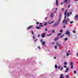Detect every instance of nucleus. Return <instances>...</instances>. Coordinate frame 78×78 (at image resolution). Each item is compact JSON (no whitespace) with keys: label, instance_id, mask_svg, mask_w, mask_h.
Listing matches in <instances>:
<instances>
[{"label":"nucleus","instance_id":"54","mask_svg":"<svg viewBox=\"0 0 78 78\" xmlns=\"http://www.w3.org/2000/svg\"><path fill=\"white\" fill-rule=\"evenodd\" d=\"M42 23H40V25H42Z\"/></svg>","mask_w":78,"mask_h":78},{"label":"nucleus","instance_id":"8","mask_svg":"<svg viewBox=\"0 0 78 78\" xmlns=\"http://www.w3.org/2000/svg\"><path fill=\"white\" fill-rule=\"evenodd\" d=\"M74 18L76 20H78V15H76L74 16Z\"/></svg>","mask_w":78,"mask_h":78},{"label":"nucleus","instance_id":"6","mask_svg":"<svg viewBox=\"0 0 78 78\" xmlns=\"http://www.w3.org/2000/svg\"><path fill=\"white\" fill-rule=\"evenodd\" d=\"M46 34L45 33H42L41 35V36L42 38H44L45 37Z\"/></svg>","mask_w":78,"mask_h":78},{"label":"nucleus","instance_id":"20","mask_svg":"<svg viewBox=\"0 0 78 78\" xmlns=\"http://www.w3.org/2000/svg\"><path fill=\"white\" fill-rule=\"evenodd\" d=\"M69 75H67L66 76V78H69Z\"/></svg>","mask_w":78,"mask_h":78},{"label":"nucleus","instance_id":"60","mask_svg":"<svg viewBox=\"0 0 78 78\" xmlns=\"http://www.w3.org/2000/svg\"><path fill=\"white\" fill-rule=\"evenodd\" d=\"M68 52L70 53V51L69 50L68 51Z\"/></svg>","mask_w":78,"mask_h":78},{"label":"nucleus","instance_id":"22","mask_svg":"<svg viewBox=\"0 0 78 78\" xmlns=\"http://www.w3.org/2000/svg\"><path fill=\"white\" fill-rule=\"evenodd\" d=\"M60 78H62V76H64V75H63V74H61L60 75Z\"/></svg>","mask_w":78,"mask_h":78},{"label":"nucleus","instance_id":"52","mask_svg":"<svg viewBox=\"0 0 78 78\" xmlns=\"http://www.w3.org/2000/svg\"><path fill=\"white\" fill-rule=\"evenodd\" d=\"M36 24H37V25H38V24H39V22H37L36 23Z\"/></svg>","mask_w":78,"mask_h":78},{"label":"nucleus","instance_id":"34","mask_svg":"<svg viewBox=\"0 0 78 78\" xmlns=\"http://www.w3.org/2000/svg\"><path fill=\"white\" fill-rule=\"evenodd\" d=\"M66 2H67V0H65V1H64L65 3H66Z\"/></svg>","mask_w":78,"mask_h":78},{"label":"nucleus","instance_id":"12","mask_svg":"<svg viewBox=\"0 0 78 78\" xmlns=\"http://www.w3.org/2000/svg\"><path fill=\"white\" fill-rule=\"evenodd\" d=\"M58 39H59V37H57L55 38V41H58Z\"/></svg>","mask_w":78,"mask_h":78},{"label":"nucleus","instance_id":"4","mask_svg":"<svg viewBox=\"0 0 78 78\" xmlns=\"http://www.w3.org/2000/svg\"><path fill=\"white\" fill-rule=\"evenodd\" d=\"M66 35H68V36H70V32L69 31V30H67L66 32Z\"/></svg>","mask_w":78,"mask_h":78},{"label":"nucleus","instance_id":"25","mask_svg":"<svg viewBox=\"0 0 78 78\" xmlns=\"http://www.w3.org/2000/svg\"><path fill=\"white\" fill-rule=\"evenodd\" d=\"M73 33H76V31H75V30H73Z\"/></svg>","mask_w":78,"mask_h":78},{"label":"nucleus","instance_id":"44","mask_svg":"<svg viewBox=\"0 0 78 78\" xmlns=\"http://www.w3.org/2000/svg\"><path fill=\"white\" fill-rule=\"evenodd\" d=\"M43 41V40L41 39V42H42Z\"/></svg>","mask_w":78,"mask_h":78},{"label":"nucleus","instance_id":"29","mask_svg":"<svg viewBox=\"0 0 78 78\" xmlns=\"http://www.w3.org/2000/svg\"><path fill=\"white\" fill-rule=\"evenodd\" d=\"M62 11H64V8H62Z\"/></svg>","mask_w":78,"mask_h":78},{"label":"nucleus","instance_id":"58","mask_svg":"<svg viewBox=\"0 0 78 78\" xmlns=\"http://www.w3.org/2000/svg\"><path fill=\"white\" fill-rule=\"evenodd\" d=\"M70 14H72V12H71L70 13Z\"/></svg>","mask_w":78,"mask_h":78},{"label":"nucleus","instance_id":"31","mask_svg":"<svg viewBox=\"0 0 78 78\" xmlns=\"http://www.w3.org/2000/svg\"><path fill=\"white\" fill-rule=\"evenodd\" d=\"M70 5H69L67 7V8H70Z\"/></svg>","mask_w":78,"mask_h":78},{"label":"nucleus","instance_id":"57","mask_svg":"<svg viewBox=\"0 0 78 78\" xmlns=\"http://www.w3.org/2000/svg\"><path fill=\"white\" fill-rule=\"evenodd\" d=\"M54 59H56V57H54Z\"/></svg>","mask_w":78,"mask_h":78},{"label":"nucleus","instance_id":"42","mask_svg":"<svg viewBox=\"0 0 78 78\" xmlns=\"http://www.w3.org/2000/svg\"><path fill=\"white\" fill-rule=\"evenodd\" d=\"M37 40H38V39H37L36 40H35L34 41V42H36V41H37Z\"/></svg>","mask_w":78,"mask_h":78},{"label":"nucleus","instance_id":"28","mask_svg":"<svg viewBox=\"0 0 78 78\" xmlns=\"http://www.w3.org/2000/svg\"><path fill=\"white\" fill-rule=\"evenodd\" d=\"M57 45H58V47H61V44H58Z\"/></svg>","mask_w":78,"mask_h":78},{"label":"nucleus","instance_id":"51","mask_svg":"<svg viewBox=\"0 0 78 78\" xmlns=\"http://www.w3.org/2000/svg\"><path fill=\"white\" fill-rule=\"evenodd\" d=\"M45 31H47V28H46L45 29Z\"/></svg>","mask_w":78,"mask_h":78},{"label":"nucleus","instance_id":"2","mask_svg":"<svg viewBox=\"0 0 78 78\" xmlns=\"http://www.w3.org/2000/svg\"><path fill=\"white\" fill-rule=\"evenodd\" d=\"M62 23L64 25H67V24L68 23V22H67V19H64Z\"/></svg>","mask_w":78,"mask_h":78},{"label":"nucleus","instance_id":"1","mask_svg":"<svg viewBox=\"0 0 78 78\" xmlns=\"http://www.w3.org/2000/svg\"><path fill=\"white\" fill-rule=\"evenodd\" d=\"M61 14H60V17L59 20H58V22L55 23V24L52 26L53 28H55L56 26H58L59 24V20L61 19Z\"/></svg>","mask_w":78,"mask_h":78},{"label":"nucleus","instance_id":"11","mask_svg":"<svg viewBox=\"0 0 78 78\" xmlns=\"http://www.w3.org/2000/svg\"><path fill=\"white\" fill-rule=\"evenodd\" d=\"M56 6H58V5L59 4V2H58V0H56Z\"/></svg>","mask_w":78,"mask_h":78},{"label":"nucleus","instance_id":"61","mask_svg":"<svg viewBox=\"0 0 78 78\" xmlns=\"http://www.w3.org/2000/svg\"><path fill=\"white\" fill-rule=\"evenodd\" d=\"M73 78H76V77H75V76H74Z\"/></svg>","mask_w":78,"mask_h":78},{"label":"nucleus","instance_id":"19","mask_svg":"<svg viewBox=\"0 0 78 78\" xmlns=\"http://www.w3.org/2000/svg\"><path fill=\"white\" fill-rule=\"evenodd\" d=\"M68 39V38L66 37V38H65L64 41H67Z\"/></svg>","mask_w":78,"mask_h":78},{"label":"nucleus","instance_id":"38","mask_svg":"<svg viewBox=\"0 0 78 78\" xmlns=\"http://www.w3.org/2000/svg\"><path fill=\"white\" fill-rule=\"evenodd\" d=\"M74 73L76 74V71H74Z\"/></svg>","mask_w":78,"mask_h":78},{"label":"nucleus","instance_id":"45","mask_svg":"<svg viewBox=\"0 0 78 78\" xmlns=\"http://www.w3.org/2000/svg\"><path fill=\"white\" fill-rule=\"evenodd\" d=\"M63 4H64V2H63L61 3V5H62Z\"/></svg>","mask_w":78,"mask_h":78},{"label":"nucleus","instance_id":"18","mask_svg":"<svg viewBox=\"0 0 78 78\" xmlns=\"http://www.w3.org/2000/svg\"><path fill=\"white\" fill-rule=\"evenodd\" d=\"M36 28L37 29H41V28L39 27H36Z\"/></svg>","mask_w":78,"mask_h":78},{"label":"nucleus","instance_id":"41","mask_svg":"<svg viewBox=\"0 0 78 78\" xmlns=\"http://www.w3.org/2000/svg\"><path fill=\"white\" fill-rule=\"evenodd\" d=\"M54 22H55V21H54V20L52 22H51V24L53 23Z\"/></svg>","mask_w":78,"mask_h":78},{"label":"nucleus","instance_id":"46","mask_svg":"<svg viewBox=\"0 0 78 78\" xmlns=\"http://www.w3.org/2000/svg\"><path fill=\"white\" fill-rule=\"evenodd\" d=\"M64 67H65V68H67V66L66 65Z\"/></svg>","mask_w":78,"mask_h":78},{"label":"nucleus","instance_id":"36","mask_svg":"<svg viewBox=\"0 0 78 78\" xmlns=\"http://www.w3.org/2000/svg\"><path fill=\"white\" fill-rule=\"evenodd\" d=\"M67 20L68 22H69V21H70V19L69 18H67Z\"/></svg>","mask_w":78,"mask_h":78},{"label":"nucleus","instance_id":"26","mask_svg":"<svg viewBox=\"0 0 78 78\" xmlns=\"http://www.w3.org/2000/svg\"><path fill=\"white\" fill-rule=\"evenodd\" d=\"M63 67H62L60 69V70H61V71H62V70H63Z\"/></svg>","mask_w":78,"mask_h":78},{"label":"nucleus","instance_id":"7","mask_svg":"<svg viewBox=\"0 0 78 78\" xmlns=\"http://www.w3.org/2000/svg\"><path fill=\"white\" fill-rule=\"evenodd\" d=\"M33 25L30 26L28 27H27V30H30V29H31V28H33Z\"/></svg>","mask_w":78,"mask_h":78},{"label":"nucleus","instance_id":"9","mask_svg":"<svg viewBox=\"0 0 78 78\" xmlns=\"http://www.w3.org/2000/svg\"><path fill=\"white\" fill-rule=\"evenodd\" d=\"M69 70V68L67 67L66 69V70L65 71V73H67V72H68Z\"/></svg>","mask_w":78,"mask_h":78},{"label":"nucleus","instance_id":"56","mask_svg":"<svg viewBox=\"0 0 78 78\" xmlns=\"http://www.w3.org/2000/svg\"><path fill=\"white\" fill-rule=\"evenodd\" d=\"M54 44H55V43L53 42L52 43V44H53V45Z\"/></svg>","mask_w":78,"mask_h":78},{"label":"nucleus","instance_id":"53","mask_svg":"<svg viewBox=\"0 0 78 78\" xmlns=\"http://www.w3.org/2000/svg\"><path fill=\"white\" fill-rule=\"evenodd\" d=\"M63 28H66V26H63Z\"/></svg>","mask_w":78,"mask_h":78},{"label":"nucleus","instance_id":"50","mask_svg":"<svg viewBox=\"0 0 78 78\" xmlns=\"http://www.w3.org/2000/svg\"><path fill=\"white\" fill-rule=\"evenodd\" d=\"M38 37H40V34H39L38 35Z\"/></svg>","mask_w":78,"mask_h":78},{"label":"nucleus","instance_id":"47","mask_svg":"<svg viewBox=\"0 0 78 78\" xmlns=\"http://www.w3.org/2000/svg\"><path fill=\"white\" fill-rule=\"evenodd\" d=\"M60 31L61 33H62V30H60Z\"/></svg>","mask_w":78,"mask_h":78},{"label":"nucleus","instance_id":"10","mask_svg":"<svg viewBox=\"0 0 78 78\" xmlns=\"http://www.w3.org/2000/svg\"><path fill=\"white\" fill-rule=\"evenodd\" d=\"M67 10H66L65 11V12L64 13V15H65L64 19H66V14L67 13Z\"/></svg>","mask_w":78,"mask_h":78},{"label":"nucleus","instance_id":"64","mask_svg":"<svg viewBox=\"0 0 78 78\" xmlns=\"http://www.w3.org/2000/svg\"><path fill=\"white\" fill-rule=\"evenodd\" d=\"M55 70L56 71L57 70V69H56Z\"/></svg>","mask_w":78,"mask_h":78},{"label":"nucleus","instance_id":"13","mask_svg":"<svg viewBox=\"0 0 78 78\" xmlns=\"http://www.w3.org/2000/svg\"><path fill=\"white\" fill-rule=\"evenodd\" d=\"M53 13H51L50 15V17H51V18H53Z\"/></svg>","mask_w":78,"mask_h":78},{"label":"nucleus","instance_id":"37","mask_svg":"<svg viewBox=\"0 0 78 78\" xmlns=\"http://www.w3.org/2000/svg\"><path fill=\"white\" fill-rule=\"evenodd\" d=\"M52 33H55V30H53L52 31Z\"/></svg>","mask_w":78,"mask_h":78},{"label":"nucleus","instance_id":"27","mask_svg":"<svg viewBox=\"0 0 78 78\" xmlns=\"http://www.w3.org/2000/svg\"><path fill=\"white\" fill-rule=\"evenodd\" d=\"M64 37V35H62L60 36L61 38H62V37Z\"/></svg>","mask_w":78,"mask_h":78},{"label":"nucleus","instance_id":"59","mask_svg":"<svg viewBox=\"0 0 78 78\" xmlns=\"http://www.w3.org/2000/svg\"><path fill=\"white\" fill-rule=\"evenodd\" d=\"M77 55L78 56V53H77Z\"/></svg>","mask_w":78,"mask_h":78},{"label":"nucleus","instance_id":"39","mask_svg":"<svg viewBox=\"0 0 78 78\" xmlns=\"http://www.w3.org/2000/svg\"><path fill=\"white\" fill-rule=\"evenodd\" d=\"M55 49H57V47L56 46H55Z\"/></svg>","mask_w":78,"mask_h":78},{"label":"nucleus","instance_id":"5","mask_svg":"<svg viewBox=\"0 0 78 78\" xmlns=\"http://www.w3.org/2000/svg\"><path fill=\"white\" fill-rule=\"evenodd\" d=\"M73 62H70V66H71V69H72L73 68Z\"/></svg>","mask_w":78,"mask_h":78},{"label":"nucleus","instance_id":"43","mask_svg":"<svg viewBox=\"0 0 78 78\" xmlns=\"http://www.w3.org/2000/svg\"><path fill=\"white\" fill-rule=\"evenodd\" d=\"M51 34H49L47 35V36H51Z\"/></svg>","mask_w":78,"mask_h":78},{"label":"nucleus","instance_id":"16","mask_svg":"<svg viewBox=\"0 0 78 78\" xmlns=\"http://www.w3.org/2000/svg\"><path fill=\"white\" fill-rule=\"evenodd\" d=\"M62 34L61 33H59L58 34L57 36H61Z\"/></svg>","mask_w":78,"mask_h":78},{"label":"nucleus","instance_id":"30","mask_svg":"<svg viewBox=\"0 0 78 78\" xmlns=\"http://www.w3.org/2000/svg\"><path fill=\"white\" fill-rule=\"evenodd\" d=\"M59 44V42H56V45H58Z\"/></svg>","mask_w":78,"mask_h":78},{"label":"nucleus","instance_id":"35","mask_svg":"<svg viewBox=\"0 0 78 78\" xmlns=\"http://www.w3.org/2000/svg\"><path fill=\"white\" fill-rule=\"evenodd\" d=\"M48 24H49L50 25L51 24V23H50V21L48 22Z\"/></svg>","mask_w":78,"mask_h":78},{"label":"nucleus","instance_id":"55","mask_svg":"<svg viewBox=\"0 0 78 78\" xmlns=\"http://www.w3.org/2000/svg\"><path fill=\"white\" fill-rule=\"evenodd\" d=\"M77 1H78V0H75V2H77Z\"/></svg>","mask_w":78,"mask_h":78},{"label":"nucleus","instance_id":"62","mask_svg":"<svg viewBox=\"0 0 78 78\" xmlns=\"http://www.w3.org/2000/svg\"><path fill=\"white\" fill-rule=\"evenodd\" d=\"M57 9H55V10H56V11H57Z\"/></svg>","mask_w":78,"mask_h":78},{"label":"nucleus","instance_id":"48","mask_svg":"<svg viewBox=\"0 0 78 78\" xmlns=\"http://www.w3.org/2000/svg\"><path fill=\"white\" fill-rule=\"evenodd\" d=\"M61 67V66H59L58 68V69H60V68Z\"/></svg>","mask_w":78,"mask_h":78},{"label":"nucleus","instance_id":"15","mask_svg":"<svg viewBox=\"0 0 78 78\" xmlns=\"http://www.w3.org/2000/svg\"><path fill=\"white\" fill-rule=\"evenodd\" d=\"M70 13L68 12L67 13V16L68 17H69L70 16Z\"/></svg>","mask_w":78,"mask_h":78},{"label":"nucleus","instance_id":"17","mask_svg":"<svg viewBox=\"0 0 78 78\" xmlns=\"http://www.w3.org/2000/svg\"><path fill=\"white\" fill-rule=\"evenodd\" d=\"M64 65H67V63L66 62H64Z\"/></svg>","mask_w":78,"mask_h":78},{"label":"nucleus","instance_id":"24","mask_svg":"<svg viewBox=\"0 0 78 78\" xmlns=\"http://www.w3.org/2000/svg\"><path fill=\"white\" fill-rule=\"evenodd\" d=\"M66 55L67 56H69V53H66Z\"/></svg>","mask_w":78,"mask_h":78},{"label":"nucleus","instance_id":"3","mask_svg":"<svg viewBox=\"0 0 78 78\" xmlns=\"http://www.w3.org/2000/svg\"><path fill=\"white\" fill-rule=\"evenodd\" d=\"M31 33H32V34H33V38L35 40L36 39V37H35V35H34V32H33V31H31Z\"/></svg>","mask_w":78,"mask_h":78},{"label":"nucleus","instance_id":"40","mask_svg":"<svg viewBox=\"0 0 78 78\" xmlns=\"http://www.w3.org/2000/svg\"><path fill=\"white\" fill-rule=\"evenodd\" d=\"M39 27H43V25H39Z\"/></svg>","mask_w":78,"mask_h":78},{"label":"nucleus","instance_id":"32","mask_svg":"<svg viewBox=\"0 0 78 78\" xmlns=\"http://www.w3.org/2000/svg\"><path fill=\"white\" fill-rule=\"evenodd\" d=\"M38 48L39 49V50H41V48H40V46H38Z\"/></svg>","mask_w":78,"mask_h":78},{"label":"nucleus","instance_id":"49","mask_svg":"<svg viewBox=\"0 0 78 78\" xmlns=\"http://www.w3.org/2000/svg\"><path fill=\"white\" fill-rule=\"evenodd\" d=\"M47 18H48L47 17H45V20H46L47 19Z\"/></svg>","mask_w":78,"mask_h":78},{"label":"nucleus","instance_id":"23","mask_svg":"<svg viewBox=\"0 0 78 78\" xmlns=\"http://www.w3.org/2000/svg\"><path fill=\"white\" fill-rule=\"evenodd\" d=\"M55 69L58 68V66H57V65H55Z\"/></svg>","mask_w":78,"mask_h":78},{"label":"nucleus","instance_id":"63","mask_svg":"<svg viewBox=\"0 0 78 78\" xmlns=\"http://www.w3.org/2000/svg\"><path fill=\"white\" fill-rule=\"evenodd\" d=\"M74 36H76V35H74Z\"/></svg>","mask_w":78,"mask_h":78},{"label":"nucleus","instance_id":"33","mask_svg":"<svg viewBox=\"0 0 78 78\" xmlns=\"http://www.w3.org/2000/svg\"><path fill=\"white\" fill-rule=\"evenodd\" d=\"M73 23V21H71L70 22V23H71V24H72V23Z\"/></svg>","mask_w":78,"mask_h":78},{"label":"nucleus","instance_id":"21","mask_svg":"<svg viewBox=\"0 0 78 78\" xmlns=\"http://www.w3.org/2000/svg\"><path fill=\"white\" fill-rule=\"evenodd\" d=\"M47 24H48V23L46 22V23H44V25L45 26H47Z\"/></svg>","mask_w":78,"mask_h":78},{"label":"nucleus","instance_id":"14","mask_svg":"<svg viewBox=\"0 0 78 78\" xmlns=\"http://www.w3.org/2000/svg\"><path fill=\"white\" fill-rule=\"evenodd\" d=\"M45 41L43 42L42 43V44L43 45H44V46H46L45 45Z\"/></svg>","mask_w":78,"mask_h":78}]
</instances>
